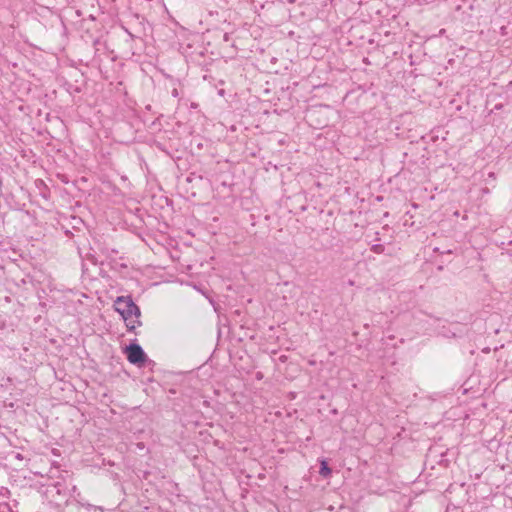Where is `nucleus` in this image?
<instances>
[{
  "mask_svg": "<svg viewBox=\"0 0 512 512\" xmlns=\"http://www.w3.org/2000/svg\"><path fill=\"white\" fill-rule=\"evenodd\" d=\"M115 310L121 315L129 331H134L142 325L141 311L130 296H119L114 301Z\"/></svg>",
  "mask_w": 512,
  "mask_h": 512,
  "instance_id": "1",
  "label": "nucleus"
},
{
  "mask_svg": "<svg viewBox=\"0 0 512 512\" xmlns=\"http://www.w3.org/2000/svg\"><path fill=\"white\" fill-rule=\"evenodd\" d=\"M126 356L132 364H142L145 362L146 355L138 344H130L126 347Z\"/></svg>",
  "mask_w": 512,
  "mask_h": 512,
  "instance_id": "2",
  "label": "nucleus"
},
{
  "mask_svg": "<svg viewBox=\"0 0 512 512\" xmlns=\"http://www.w3.org/2000/svg\"><path fill=\"white\" fill-rule=\"evenodd\" d=\"M320 464H321L320 471H319L320 475L323 476L324 478L330 477L332 470L328 466L326 460H321Z\"/></svg>",
  "mask_w": 512,
  "mask_h": 512,
  "instance_id": "3",
  "label": "nucleus"
},
{
  "mask_svg": "<svg viewBox=\"0 0 512 512\" xmlns=\"http://www.w3.org/2000/svg\"><path fill=\"white\" fill-rule=\"evenodd\" d=\"M374 251H375V252H378V251H379L378 246H375V247H374Z\"/></svg>",
  "mask_w": 512,
  "mask_h": 512,
  "instance_id": "4",
  "label": "nucleus"
}]
</instances>
